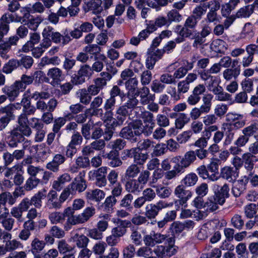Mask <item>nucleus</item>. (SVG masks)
<instances>
[{
  "instance_id": "aec40b11",
  "label": "nucleus",
  "mask_w": 258,
  "mask_h": 258,
  "mask_svg": "<svg viewBox=\"0 0 258 258\" xmlns=\"http://www.w3.org/2000/svg\"><path fill=\"white\" fill-rule=\"evenodd\" d=\"M46 197L47 201L46 206L48 208L50 209H58L60 208L62 203L60 201L59 198H58L56 191L53 190H50L47 195H46Z\"/></svg>"
},
{
  "instance_id": "6e6552de",
  "label": "nucleus",
  "mask_w": 258,
  "mask_h": 258,
  "mask_svg": "<svg viewBox=\"0 0 258 258\" xmlns=\"http://www.w3.org/2000/svg\"><path fill=\"white\" fill-rule=\"evenodd\" d=\"M24 91L23 85L16 81L10 86H6L2 88L3 92L9 98V100L13 101L19 96L20 92Z\"/></svg>"
},
{
  "instance_id": "f3484780",
  "label": "nucleus",
  "mask_w": 258,
  "mask_h": 258,
  "mask_svg": "<svg viewBox=\"0 0 258 258\" xmlns=\"http://www.w3.org/2000/svg\"><path fill=\"white\" fill-rule=\"evenodd\" d=\"M258 11V0H255L253 4L241 8L237 12L235 17L237 18L249 17L254 12Z\"/></svg>"
},
{
  "instance_id": "052dcab7",
  "label": "nucleus",
  "mask_w": 258,
  "mask_h": 258,
  "mask_svg": "<svg viewBox=\"0 0 258 258\" xmlns=\"http://www.w3.org/2000/svg\"><path fill=\"white\" fill-rule=\"evenodd\" d=\"M107 247L106 243L103 241H99L95 243L92 248V252L96 255H102Z\"/></svg>"
},
{
  "instance_id": "338daca9",
  "label": "nucleus",
  "mask_w": 258,
  "mask_h": 258,
  "mask_svg": "<svg viewBox=\"0 0 258 258\" xmlns=\"http://www.w3.org/2000/svg\"><path fill=\"white\" fill-rule=\"evenodd\" d=\"M18 66H19L18 60L12 59L9 60V61L5 64L3 70L5 73L10 74Z\"/></svg>"
},
{
  "instance_id": "a19ab883",
  "label": "nucleus",
  "mask_w": 258,
  "mask_h": 258,
  "mask_svg": "<svg viewBox=\"0 0 258 258\" xmlns=\"http://www.w3.org/2000/svg\"><path fill=\"white\" fill-rule=\"evenodd\" d=\"M140 173V167L136 164H132L126 169L124 175L126 179L134 178Z\"/></svg>"
},
{
  "instance_id": "c03bdc74",
  "label": "nucleus",
  "mask_w": 258,
  "mask_h": 258,
  "mask_svg": "<svg viewBox=\"0 0 258 258\" xmlns=\"http://www.w3.org/2000/svg\"><path fill=\"white\" fill-rule=\"evenodd\" d=\"M240 70L238 68L232 69H226L223 71V76L224 78L227 80H231L233 78H236L240 74Z\"/></svg>"
},
{
  "instance_id": "393cba45",
  "label": "nucleus",
  "mask_w": 258,
  "mask_h": 258,
  "mask_svg": "<svg viewBox=\"0 0 258 258\" xmlns=\"http://www.w3.org/2000/svg\"><path fill=\"white\" fill-rule=\"evenodd\" d=\"M47 75L52 80L51 83L53 86L59 84L63 77L62 71L56 67L49 69Z\"/></svg>"
},
{
  "instance_id": "f704fd0d",
  "label": "nucleus",
  "mask_w": 258,
  "mask_h": 258,
  "mask_svg": "<svg viewBox=\"0 0 258 258\" xmlns=\"http://www.w3.org/2000/svg\"><path fill=\"white\" fill-rule=\"evenodd\" d=\"M174 194L178 199L189 200L192 196V192L186 190L183 185H179L174 189Z\"/></svg>"
},
{
  "instance_id": "7c9ffc66",
  "label": "nucleus",
  "mask_w": 258,
  "mask_h": 258,
  "mask_svg": "<svg viewBox=\"0 0 258 258\" xmlns=\"http://www.w3.org/2000/svg\"><path fill=\"white\" fill-rule=\"evenodd\" d=\"M110 216L108 214H101L99 216L98 220L96 224V228L102 232L105 231L108 228Z\"/></svg>"
},
{
  "instance_id": "680f3d73",
  "label": "nucleus",
  "mask_w": 258,
  "mask_h": 258,
  "mask_svg": "<svg viewBox=\"0 0 258 258\" xmlns=\"http://www.w3.org/2000/svg\"><path fill=\"white\" fill-rule=\"evenodd\" d=\"M133 200V196L131 194L125 195L120 202V206L126 209H132V203Z\"/></svg>"
},
{
  "instance_id": "69168bd1",
  "label": "nucleus",
  "mask_w": 258,
  "mask_h": 258,
  "mask_svg": "<svg viewBox=\"0 0 258 258\" xmlns=\"http://www.w3.org/2000/svg\"><path fill=\"white\" fill-rule=\"evenodd\" d=\"M142 196L147 202H150L156 198V191L152 188L148 187L143 190Z\"/></svg>"
},
{
  "instance_id": "9b49d317",
  "label": "nucleus",
  "mask_w": 258,
  "mask_h": 258,
  "mask_svg": "<svg viewBox=\"0 0 258 258\" xmlns=\"http://www.w3.org/2000/svg\"><path fill=\"white\" fill-rule=\"evenodd\" d=\"M75 194L84 191L87 187L86 180L84 178V173L80 172L68 185Z\"/></svg>"
},
{
  "instance_id": "c756f323",
  "label": "nucleus",
  "mask_w": 258,
  "mask_h": 258,
  "mask_svg": "<svg viewBox=\"0 0 258 258\" xmlns=\"http://www.w3.org/2000/svg\"><path fill=\"white\" fill-rule=\"evenodd\" d=\"M140 98V102L142 105L148 104L151 101H154L155 97L150 94V90L147 87H143L139 92Z\"/></svg>"
},
{
  "instance_id": "1a4fd4ad",
  "label": "nucleus",
  "mask_w": 258,
  "mask_h": 258,
  "mask_svg": "<svg viewBox=\"0 0 258 258\" xmlns=\"http://www.w3.org/2000/svg\"><path fill=\"white\" fill-rule=\"evenodd\" d=\"M167 245H158L154 249L156 258H169L176 252L174 244L166 243Z\"/></svg>"
},
{
  "instance_id": "dca6fc26",
  "label": "nucleus",
  "mask_w": 258,
  "mask_h": 258,
  "mask_svg": "<svg viewBox=\"0 0 258 258\" xmlns=\"http://www.w3.org/2000/svg\"><path fill=\"white\" fill-rule=\"evenodd\" d=\"M103 97L101 95L97 96L91 101L90 108L87 109V112L90 113V116H99L101 114L102 108H100L103 103Z\"/></svg>"
},
{
  "instance_id": "c9c22d12",
  "label": "nucleus",
  "mask_w": 258,
  "mask_h": 258,
  "mask_svg": "<svg viewBox=\"0 0 258 258\" xmlns=\"http://www.w3.org/2000/svg\"><path fill=\"white\" fill-rule=\"evenodd\" d=\"M72 239L78 247L83 248L87 247L89 241L87 236L83 234L80 235L77 233L72 236Z\"/></svg>"
},
{
  "instance_id": "a18cd8bd",
  "label": "nucleus",
  "mask_w": 258,
  "mask_h": 258,
  "mask_svg": "<svg viewBox=\"0 0 258 258\" xmlns=\"http://www.w3.org/2000/svg\"><path fill=\"white\" fill-rule=\"evenodd\" d=\"M85 107L80 103L72 104L69 107L70 113L67 115V117L70 119L73 118L75 115L81 112L84 110Z\"/></svg>"
},
{
  "instance_id": "2eb2a0df",
  "label": "nucleus",
  "mask_w": 258,
  "mask_h": 258,
  "mask_svg": "<svg viewBox=\"0 0 258 258\" xmlns=\"http://www.w3.org/2000/svg\"><path fill=\"white\" fill-rule=\"evenodd\" d=\"M139 82L136 78H131L125 83V89L127 90L126 96L127 99L132 98H137L139 96L138 89Z\"/></svg>"
},
{
  "instance_id": "de8ad7c7",
  "label": "nucleus",
  "mask_w": 258,
  "mask_h": 258,
  "mask_svg": "<svg viewBox=\"0 0 258 258\" xmlns=\"http://www.w3.org/2000/svg\"><path fill=\"white\" fill-rule=\"evenodd\" d=\"M49 219L52 224L62 223L65 220V215L58 212H54L49 215Z\"/></svg>"
},
{
  "instance_id": "c85d7f7f",
  "label": "nucleus",
  "mask_w": 258,
  "mask_h": 258,
  "mask_svg": "<svg viewBox=\"0 0 258 258\" xmlns=\"http://www.w3.org/2000/svg\"><path fill=\"white\" fill-rule=\"evenodd\" d=\"M220 175L221 177L228 181H232L238 176L236 168L225 166L221 169Z\"/></svg>"
},
{
  "instance_id": "5fc2aeb1",
  "label": "nucleus",
  "mask_w": 258,
  "mask_h": 258,
  "mask_svg": "<svg viewBox=\"0 0 258 258\" xmlns=\"http://www.w3.org/2000/svg\"><path fill=\"white\" fill-rule=\"evenodd\" d=\"M175 164L173 170H169L168 171L166 172L165 177L167 179H171L175 178L178 174L182 173L184 172L177 163Z\"/></svg>"
},
{
  "instance_id": "f257e3e1",
  "label": "nucleus",
  "mask_w": 258,
  "mask_h": 258,
  "mask_svg": "<svg viewBox=\"0 0 258 258\" xmlns=\"http://www.w3.org/2000/svg\"><path fill=\"white\" fill-rule=\"evenodd\" d=\"M96 210L93 207H88L85 208L83 212L78 215L73 214L70 208H68L64 211L68 218L66 224L64 225V229L66 231L71 229L72 225L83 224L87 222L95 214Z\"/></svg>"
},
{
  "instance_id": "72a5a7b5",
  "label": "nucleus",
  "mask_w": 258,
  "mask_h": 258,
  "mask_svg": "<svg viewBox=\"0 0 258 258\" xmlns=\"http://www.w3.org/2000/svg\"><path fill=\"white\" fill-rule=\"evenodd\" d=\"M76 95L79 99L80 103L82 105H88L92 99V97L85 88L79 89Z\"/></svg>"
},
{
  "instance_id": "7ed1b4c3",
  "label": "nucleus",
  "mask_w": 258,
  "mask_h": 258,
  "mask_svg": "<svg viewBox=\"0 0 258 258\" xmlns=\"http://www.w3.org/2000/svg\"><path fill=\"white\" fill-rule=\"evenodd\" d=\"M143 123L141 120H135L128 126L122 128L120 132V136L132 143H135L138 141L137 137L143 134Z\"/></svg>"
},
{
  "instance_id": "0e129e2a",
  "label": "nucleus",
  "mask_w": 258,
  "mask_h": 258,
  "mask_svg": "<svg viewBox=\"0 0 258 258\" xmlns=\"http://www.w3.org/2000/svg\"><path fill=\"white\" fill-rule=\"evenodd\" d=\"M150 247L151 246L145 245V246L139 248L137 251V256L145 258L151 257V255L153 252V250H152Z\"/></svg>"
},
{
  "instance_id": "ea45409f",
  "label": "nucleus",
  "mask_w": 258,
  "mask_h": 258,
  "mask_svg": "<svg viewBox=\"0 0 258 258\" xmlns=\"http://www.w3.org/2000/svg\"><path fill=\"white\" fill-rule=\"evenodd\" d=\"M20 12L22 14V16L17 17L16 19L14 20V21L25 23L32 16L30 14L32 13V10L30 8V4L22 7L20 10Z\"/></svg>"
},
{
  "instance_id": "37998d69",
  "label": "nucleus",
  "mask_w": 258,
  "mask_h": 258,
  "mask_svg": "<svg viewBox=\"0 0 258 258\" xmlns=\"http://www.w3.org/2000/svg\"><path fill=\"white\" fill-rule=\"evenodd\" d=\"M45 245L44 241L39 240L37 238H35L32 241L31 251L34 254L39 253L44 248Z\"/></svg>"
},
{
  "instance_id": "a878e982",
  "label": "nucleus",
  "mask_w": 258,
  "mask_h": 258,
  "mask_svg": "<svg viewBox=\"0 0 258 258\" xmlns=\"http://www.w3.org/2000/svg\"><path fill=\"white\" fill-rule=\"evenodd\" d=\"M93 83L86 89L92 97L97 95L105 87V81L103 80L94 79Z\"/></svg>"
},
{
  "instance_id": "20e7f679",
  "label": "nucleus",
  "mask_w": 258,
  "mask_h": 258,
  "mask_svg": "<svg viewBox=\"0 0 258 258\" xmlns=\"http://www.w3.org/2000/svg\"><path fill=\"white\" fill-rule=\"evenodd\" d=\"M143 241L145 245L153 247L156 244L164 243L174 244V238L169 235L152 231L150 234L144 236Z\"/></svg>"
},
{
  "instance_id": "bf43d9fd",
  "label": "nucleus",
  "mask_w": 258,
  "mask_h": 258,
  "mask_svg": "<svg viewBox=\"0 0 258 258\" xmlns=\"http://www.w3.org/2000/svg\"><path fill=\"white\" fill-rule=\"evenodd\" d=\"M40 180L38 178L34 177H30L27 179L24 187L26 190H31L37 187Z\"/></svg>"
},
{
  "instance_id": "13d9d810",
  "label": "nucleus",
  "mask_w": 258,
  "mask_h": 258,
  "mask_svg": "<svg viewBox=\"0 0 258 258\" xmlns=\"http://www.w3.org/2000/svg\"><path fill=\"white\" fill-rule=\"evenodd\" d=\"M139 175L137 179L139 184L141 186H144L149 180L150 172L148 170H143L139 173Z\"/></svg>"
},
{
  "instance_id": "4c0bfd02",
  "label": "nucleus",
  "mask_w": 258,
  "mask_h": 258,
  "mask_svg": "<svg viewBox=\"0 0 258 258\" xmlns=\"http://www.w3.org/2000/svg\"><path fill=\"white\" fill-rule=\"evenodd\" d=\"M255 156L251 155L250 153H245L242 156V160L245 168L249 171H251L253 169L254 165Z\"/></svg>"
},
{
  "instance_id": "f8f14e48",
  "label": "nucleus",
  "mask_w": 258,
  "mask_h": 258,
  "mask_svg": "<svg viewBox=\"0 0 258 258\" xmlns=\"http://www.w3.org/2000/svg\"><path fill=\"white\" fill-rule=\"evenodd\" d=\"M212 189L214 194L213 196L224 204L225 199L229 196L228 184L224 183L220 185L218 183H215L212 185Z\"/></svg>"
},
{
  "instance_id": "4d7b16f0",
  "label": "nucleus",
  "mask_w": 258,
  "mask_h": 258,
  "mask_svg": "<svg viewBox=\"0 0 258 258\" xmlns=\"http://www.w3.org/2000/svg\"><path fill=\"white\" fill-rule=\"evenodd\" d=\"M93 73L91 67L89 65L87 64L82 65L78 71V79L82 77H90Z\"/></svg>"
},
{
  "instance_id": "b1692460",
  "label": "nucleus",
  "mask_w": 258,
  "mask_h": 258,
  "mask_svg": "<svg viewBox=\"0 0 258 258\" xmlns=\"http://www.w3.org/2000/svg\"><path fill=\"white\" fill-rule=\"evenodd\" d=\"M223 204V202L215 196H212L204 203V210L208 212H213L219 209V205L222 206Z\"/></svg>"
},
{
  "instance_id": "6e6d98bb",
  "label": "nucleus",
  "mask_w": 258,
  "mask_h": 258,
  "mask_svg": "<svg viewBox=\"0 0 258 258\" xmlns=\"http://www.w3.org/2000/svg\"><path fill=\"white\" fill-rule=\"evenodd\" d=\"M40 63L42 66L48 64L57 66L60 63V59L57 56H54L50 58L45 56L41 58Z\"/></svg>"
},
{
  "instance_id": "423d86ee",
  "label": "nucleus",
  "mask_w": 258,
  "mask_h": 258,
  "mask_svg": "<svg viewBox=\"0 0 258 258\" xmlns=\"http://www.w3.org/2000/svg\"><path fill=\"white\" fill-rule=\"evenodd\" d=\"M172 205V203H168L162 200H160L155 204H148L145 208V216L149 219H154L159 214L160 211Z\"/></svg>"
},
{
  "instance_id": "774afa93",
  "label": "nucleus",
  "mask_w": 258,
  "mask_h": 258,
  "mask_svg": "<svg viewBox=\"0 0 258 258\" xmlns=\"http://www.w3.org/2000/svg\"><path fill=\"white\" fill-rule=\"evenodd\" d=\"M231 224L233 226L239 230L242 228L244 225V220L242 218V216L238 214H235L231 219Z\"/></svg>"
},
{
  "instance_id": "603ef678",
  "label": "nucleus",
  "mask_w": 258,
  "mask_h": 258,
  "mask_svg": "<svg viewBox=\"0 0 258 258\" xmlns=\"http://www.w3.org/2000/svg\"><path fill=\"white\" fill-rule=\"evenodd\" d=\"M207 11V8H205L204 5H198L194 8L192 11V14L194 17L199 20H200L203 16H204Z\"/></svg>"
},
{
  "instance_id": "3c124183",
  "label": "nucleus",
  "mask_w": 258,
  "mask_h": 258,
  "mask_svg": "<svg viewBox=\"0 0 258 258\" xmlns=\"http://www.w3.org/2000/svg\"><path fill=\"white\" fill-rule=\"evenodd\" d=\"M117 200L113 196H109L107 197L103 203V207L105 211L108 213L111 212Z\"/></svg>"
},
{
  "instance_id": "49530a36",
  "label": "nucleus",
  "mask_w": 258,
  "mask_h": 258,
  "mask_svg": "<svg viewBox=\"0 0 258 258\" xmlns=\"http://www.w3.org/2000/svg\"><path fill=\"white\" fill-rule=\"evenodd\" d=\"M198 180V177L196 173H190L186 175L182 182L186 186H192L196 184Z\"/></svg>"
},
{
  "instance_id": "8fccbe9b",
  "label": "nucleus",
  "mask_w": 258,
  "mask_h": 258,
  "mask_svg": "<svg viewBox=\"0 0 258 258\" xmlns=\"http://www.w3.org/2000/svg\"><path fill=\"white\" fill-rule=\"evenodd\" d=\"M4 242L5 243L9 251H12L19 247H23V245L20 241L15 239L4 240Z\"/></svg>"
},
{
  "instance_id": "6ab92c4d",
  "label": "nucleus",
  "mask_w": 258,
  "mask_h": 258,
  "mask_svg": "<svg viewBox=\"0 0 258 258\" xmlns=\"http://www.w3.org/2000/svg\"><path fill=\"white\" fill-rule=\"evenodd\" d=\"M105 196V193L99 189H89L85 192V197L88 202H95L99 203Z\"/></svg>"
},
{
  "instance_id": "f03ea898",
  "label": "nucleus",
  "mask_w": 258,
  "mask_h": 258,
  "mask_svg": "<svg viewBox=\"0 0 258 258\" xmlns=\"http://www.w3.org/2000/svg\"><path fill=\"white\" fill-rule=\"evenodd\" d=\"M139 100L137 98H131L123 105L119 106L116 110L115 119L112 121L113 126H120L123 124L129 114L130 110H133L139 104Z\"/></svg>"
},
{
  "instance_id": "4be33fe9",
  "label": "nucleus",
  "mask_w": 258,
  "mask_h": 258,
  "mask_svg": "<svg viewBox=\"0 0 258 258\" xmlns=\"http://www.w3.org/2000/svg\"><path fill=\"white\" fill-rule=\"evenodd\" d=\"M124 188L128 194H138L143 189L138 181L135 178L127 179L124 184Z\"/></svg>"
},
{
  "instance_id": "cd10ccee",
  "label": "nucleus",
  "mask_w": 258,
  "mask_h": 258,
  "mask_svg": "<svg viewBox=\"0 0 258 258\" xmlns=\"http://www.w3.org/2000/svg\"><path fill=\"white\" fill-rule=\"evenodd\" d=\"M107 159L108 164L112 167L120 166L122 162L118 157V153L114 151H111L109 153L104 155Z\"/></svg>"
},
{
  "instance_id": "09e8293b",
  "label": "nucleus",
  "mask_w": 258,
  "mask_h": 258,
  "mask_svg": "<svg viewBox=\"0 0 258 258\" xmlns=\"http://www.w3.org/2000/svg\"><path fill=\"white\" fill-rule=\"evenodd\" d=\"M167 19L169 24L170 25L172 22H180L182 20V17L177 10L172 9L168 12Z\"/></svg>"
},
{
  "instance_id": "58836bf2",
  "label": "nucleus",
  "mask_w": 258,
  "mask_h": 258,
  "mask_svg": "<svg viewBox=\"0 0 258 258\" xmlns=\"http://www.w3.org/2000/svg\"><path fill=\"white\" fill-rule=\"evenodd\" d=\"M190 121V117L187 114L184 113H180L177 115L175 121V125L176 128L181 129L183 126Z\"/></svg>"
},
{
  "instance_id": "79ce46f5",
  "label": "nucleus",
  "mask_w": 258,
  "mask_h": 258,
  "mask_svg": "<svg viewBox=\"0 0 258 258\" xmlns=\"http://www.w3.org/2000/svg\"><path fill=\"white\" fill-rule=\"evenodd\" d=\"M148 157L149 155L148 153H143L141 150L139 148V151H136L135 153L134 161L136 164L142 165L146 162Z\"/></svg>"
},
{
  "instance_id": "412c9836",
  "label": "nucleus",
  "mask_w": 258,
  "mask_h": 258,
  "mask_svg": "<svg viewBox=\"0 0 258 258\" xmlns=\"http://www.w3.org/2000/svg\"><path fill=\"white\" fill-rule=\"evenodd\" d=\"M90 161L88 157L81 156L75 160V163L70 168V171L72 173L78 172L81 168H86L90 166Z\"/></svg>"
},
{
  "instance_id": "ddd939ff",
  "label": "nucleus",
  "mask_w": 258,
  "mask_h": 258,
  "mask_svg": "<svg viewBox=\"0 0 258 258\" xmlns=\"http://www.w3.org/2000/svg\"><path fill=\"white\" fill-rule=\"evenodd\" d=\"M23 139V136L19 130L14 128L8 133L6 137V141L9 146L11 148H17L18 144Z\"/></svg>"
},
{
  "instance_id": "e433bc0d",
  "label": "nucleus",
  "mask_w": 258,
  "mask_h": 258,
  "mask_svg": "<svg viewBox=\"0 0 258 258\" xmlns=\"http://www.w3.org/2000/svg\"><path fill=\"white\" fill-rule=\"evenodd\" d=\"M43 21V18L41 16H32L24 23L30 30L36 31Z\"/></svg>"
},
{
  "instance_id": "473e14b6",
  "label": "nucleus",
  "mask_w": 258,
  "mask_h": 258,
  "mask_svg": "<svg viewBox=\"0 0 258 258\" xmlns=\"http://www.w3.org/2000/svg\"><path fill=\"white\" fill-rule=\"evenodd\" d=\"M228 45L223 40L217 39L214 40L210 45L212 51L217 53H224L227 49Z\"/></svg>"
},
{
  "instance_id": "5701e85b",
  "label": "nucleus",
  "mask_w": 258,
  "mask_h": 258,
  "mask_svg": "<svg viewBox=\"0 0 258 258\" xmlns=\"http://www.w3.org/2000/svg\"><path fill=\"white\" fill-rule=\"evenodd\" d=\"M107 168L106 167H101L97 170L94 171L93 175L95 177V184L96 186L102 187L105 186L107 184L106 179V174L107 173Z\"/></svg>"
},
{
  "instance_id": "39448f33",
  "label": "nucleus",
  "mask_w": 258,
  "mask_h": 258,
  "mask_svg": "<svg viewBox=\"0 0 258 258\" xmlns=\"http://www.w3.org/2000/svg\"><path fill=\"white\" fill-rule=\"evenodd\" d=\"M42 35L44 38H49L55 43H61L63 45L68 44L71 40L68 34H61L59 32L55 31L54 28L51 26H47L43 29Z\"/></svg>"
},
{
  "instance_id": "0eeeda50",
  "label": "nucleus",
  "mask_w": 258,
  "mask_h": 258,
  "mask_svg": "<svg viewBox=\"0 0 258 258\" xmlns=\"http://www.w3.org/2000/svg\"><path fill=\"white\" fill-rule=\"evenodd\" d=\"M197 160L194 151L190 150L186 152L181 158L180 156L173 157L171 161L174 163H177L178 165L183 170L188 168Z\"/></svg>"
},
{
  "instance_id": "a211bd4d",
  "label": "nucleus",
  "mask_w": 258,
  "mask_h": 258,
  "mask_svg": "<svg viewBox=\"0 0 258 258\" xmlns=\"http://www.w3.org/2000/svg\"><path fill=\"white\" fill-rule=\"evenodd\" d=\"M57 101L55 98L50 99L46 103L44 101L39 99L36 102V110L42 112L47 111H54L57 105Z\"/></svg>"
},
{
  "instance_id": "2f4dec72",
  "label": "nucleus",
  "mask_w": 258,
  "mask_h": 258,
  "mask_svg": "<svg viewBox=\"0 0 258 258\" xmlns=\"http://www.w3.org/2000/svg\"><path fill=\"white\" fill-rule=\"evenodd\" d=\"M46 197V190L44 188L38 191L31 199V205H33L37 208H40L42 207V200Z\"/></svg>"
},
{
  "instance_id": "9d476101",
  "label": "nucleus",
  "mask_w": 258,
  "mask_h": 258,
  "mask_svg": "<svg viewBox=\"0 0 258 258\" xmlns=\"http://www.w3.org/2000/svg\"><path fill=\"white\" fill-rule=\"evenodd\" d=\"M206 91L205 85L199 84L194 87L191 94L188 97L187 102L190 105H196L201 99V96Z\"/></svg>"
},
{
  "instance_id": "bb28decb",
  "label": "nucleus",
  "mask_w": 258,
  "mask_h": 258,
  "mask_svg": "<svg viewBox=\"0 0 258 258\" xmlns=\"http://www.w3.org/2000/svg\"><path fill=\"white\" fill-rule=\"evenodd\" d=\"M247 179H242L235 181L232 186V192L235 197H238L246 189Z\"/></svg>"
},
{
  "instance_id": "e2e57ef3",
  "label": "nucleus",
  "mask_w": 258,
  "mask_h": 258,
  "mask_svg": "<svg viewBox=\"0 0 258 258\" xmlns=\"http://www.w3.org/2000/svg\"><path fill=\"white\" fill-rule=\"evenodd\" d=\"M257 131L258 124L256 123H253L244 127L242 130V133L243 134L249 138V137H251L256 133Z\"/></svg>"
},
{
  "instance_id": "864d4df0",
  "label": "nucleus",
  "mask_w": 258,
  "mask_h": 258,
  "mask_svg": "<svg viewBox=\"0 0 258 258\" xmlns=\"http://www.w3.org/2000/svg\"><path fill=\"white\" fill-rule=\"evenodd\" d=\"M228 109V107L227 105L223 103L218 104L214 108V114L217 117H222L226 113Z\"/></svg>"
},
{
  "instance_id": "4468645a",
  "label": "nucleus",
  "mask_w": 258,
  "mask_h": 258,
  "mask_svg": "<svg viewBox=\"0 0 258 258\" xmlns=\"http://www.w3.org/2000/svg\"><path fill=\"white\" fill-rule=\"evenodd\" d=\"M14 21V16L13 14L6 13L0 19V41L6 35L10 29L9 24Z\"/></svg>"
}]
</instances>
